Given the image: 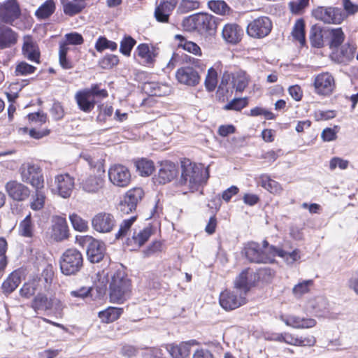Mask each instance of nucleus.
<instances>
[{
  "mask_svg": "<svg viewBox=\"0 0 358 358\" xmlns=\"http://www.w3.org/2000/svg\"><path fill=\"white\" fill-rule=\"evenodd\" d=\"M258 182L263 188L273 194L280 193L282 190L280 185L275 180L271 179L268 175H262Z\"/></svg>",
  "mask_w": 358,
  "mask_h": 358,
  "instance_id": "4c0bfd02",
  "label": "nucleus"
},
{
  "mask_svg": "<svg viewBox=\"0 0 358 358\" xmlns=\"http://www.w3.org/2000/svg\"><path fill=\"white\" fill-rule=\"evenodd\" d=\"M136 43V41L131 36L124 37L120 43V52L125 56H129Z\"/></svg>",
  "mask_w": 358,
  "mask_h": 358,
  "instance_id": "13d9d810",
  "label": "nucleus"
},
{
  "mask_svg": "<svg viewBox=\"0 0 358 358\" xmlns=\"http://www.w3.org/2000/svg\"><path fill=\"white\" fill-rule=\"evenodd\" d=\"M178 173V169L174 163L165 162L162 164L156 180L160 184H165L174 179Z\"/></svg>",
  "mask_w": 358,
  "mask_h": 358,
  "instance_id": "393cba45",
  "label": "nucleus"
},
{
  "mask_svg": "<svg viewBox=\"0 0 358 358\" xmlns=\"http://www.w3.org/2000/svg\"><path fill=\"white\" fill-rule=\"evenodd\" d=\"M34 225L29 213L20 222L19 224V234L22 236L31 238L34 236Z\"/></svg>",
  "mask_w": 358,
  "mask_h": 358,
  "instance_id": "a18cd8bd",
  "label": "nucleus"
},
{
  "mask_svg": "<svg viewBox=\"0 0 358 358\" xmlns=\"http://www.w3.org/2000/svg\"><path fill=\"white\" fill-rule=\"evenodd\" d=\"M176 78L180 84L187 86H196L200 81L198 72L191 66L178 69L176 72Z\"/></svg>",
  "mask_w": 358,
  "mask_h": 358,
  "instance_id": "2eb2a0df",
  "label": "nucleus"
},
{
  "mask_svg": "<svg viewBox=\"0 0 358 358\" xmlns=\"http://www.w3.org/2000/svg\"><path fill=\"white\" fill-rule=\"evenodd\" d=\"M338 132V126H335L334 128L327 127L322 131L321 134V138L324 142L332 141L336 139Z\"/></svg>",
  "mask_w": 358,
  "mask_h": 358,
  "instance_id": "0e129e2a",
  "label": "nucleus"
},
{
  "mask_svg": "<svg viewBox=\"0 0 358 358\" xmlns=\"http://www.w3.org/2000/svg\"><path fill=\"white\" fill-rule=\"evenodd\" d=\"M292 34L293 38L298 41L301 45L305 44V22L303 19H299L296 21Z\"/></svg>",
  "mask_w": 358,
  "mask_h": 358,
  "instance_id": "09e8293b",
  "label": "nucleus"
},
{
  "mask_svg": "<svg viewBox=\"0 0 358 358\" xmlns=\"http://www.w3.org/2000/svg\"><path fill=\"white\" fill-rule=\"evenodd\" d=\"M135 166L137 171L141 176H149L155 170L153 162L147 159L137 160L135 163Z\"/></svg>",
  "mask_w": 358,
  "mask_h": 358,
  "instance_id": "49530a36",
  "label": "nucleus"
},
{
  "mask_svg": "<svg viewBox=\"0 0 358 358\" xmlns=\"http://www.w3.org/2000/svg\"><path fill=\"white\" fill-rule=\"evenodd\" d=\"M136 53L141 59V62L145 64L150 66L155 61V54L153 50H150L149 45L145 43H141L137 46Z\"/></svg>",
  "mask_w": 358,
  "mask_h": 358,
  "instance_id": "c9c22d12",
  "label": "nucleus"
},
{
  "mask_svg": "<svg viewBox=\"0 0 358 358\" xmlns=\"http://www.w3.org/2000/svg\"><path fill=\"white\" fill-rule=\"evenodd\" d=\"M55 183L58 194L69 198L74 187V178L69 174H61L55 177Z\"/></svg>",
  "mask_w": 358,
  "mask_h": 358,
  "instance_id": "dca6fc26",
  "label": "nucleus"
},
{
  "mask_svg": "<svg viewBox=\"0 0 358 358\" xmlns=\"http://www.w3.org/2000/svg\"><path fill=\"white\" fill-rule=\"evenodd\" d=\"M55 10V3L53 0H47L36 11L35 15L39 19L49 17Z\"/></svg>",
  "mask_w": 358,
  "mask_h": 358,
  "instance_id": "de8ad7c7",
  "label": "nucleus"
},
{
  "mask_svg": "<svg viewBox=\"0 0 358 358\" xmlns=\"http://www.w3.org/2000/svg\"><path fill=\"white\" fill-rule=\"evenodd\" d=\"M70 221L73 229L76 231L83 232L88 229L87 221L83 219L80 216L73 213L69 216Z\"/></svg>",
  "mask_w": 358,
  "mask_h": 358,
  "instance_id": "5fc2aeb1",
  "label": "nucleus"
},
{
  "mask_svg": "<svg viewBox=\"0 0 358 358\" xmlns=\"http://www.w3.org/2000/svg\"><path fill=\"white\" fill-rule=\"evenodd\" d=\"M179 0H162L156 6L155 17L158 22H168L169 16L178 4Z\"/></svg>",
  "mask_w": 358,
  "mask_h": 358,
  "instance_id": "6ab92c4d",
  "label": "nucleus"
},
{
  "mask_svg": "<svg viewBox=\"0 0 358 358\" xmlns=\"http://www.w3.org/2000/svg\"><path fill=\"white\" fill-rule=\"evenodd\" d=\"M175 38L179 41L178 46L180 48L196 56L201 55V50L196 43L187 41L182 35H176Z\"/></svg>",
  "mask_w": 358,
  "mask_h": 358,
  "instance_id": "37998d69",
  "label": "nucleus"
},
{
  "mask_svg": "<svg viewBox=\"0 0 358 358\" xmlns=\"http://www.w3.org/2000/svg\"><path fill=\"white\" fill-rule=\"evenodd\" d=\"M119 62V58L115 55H106L100 62L103 69H110L116 66Z\"/></svg>",
  "mask_w": 358,
  "mask_h": 358,
  "instance_id": "69168bd1",
  "label": "nucleus"
},
{
  "mask_svg": "<svg viewBox=\"0 0 358 358\" xmlns=\"http://www.w3.org/2000/svg\"><path fill=\"white\" fill-rule=\"evenodd\" d=\"M17 34L10 28L0 24V49L9 48L16 43Z\"/></svg>",
  "mask_w": 358,
  "mask_h": 358,
  "instance_id": "7c9ffc66",
  "label": "nucleus"
},
{
  "mask_svg": "<svg viewBox=\"0 0 358 358\" xmlns=\"http://www.w3.org/2000/svg\"><path fill=\"white\" fill-rule=\"evenodd\" d=\"M131 294V282L123 271H117L110 283V299L113 303H122Z\"/></svg>",
  "mask_w": 358,
  "mask_h": 358,
  "instance_id": "20e7f679",
  "label": "nucleus"
},
{
  "mask_svg": "<svg viewBox=\"0 0 358 358\" xmlns=\"http://www.w3.org/2000/svg\"><path fill=\"white\" fill-rule=\"evenodd\" d=\"M36 194L33 196V201L31 203V208L34 210H38L43 208L45 200V195L43 188H35Z\"/></svg>",
  "mask_w": 358,
  "mask_h": 358,
  "instance_id": "3c124183",
  "label": "nucleus"
},
{
  "mask_svg": "<svg viewBox=\"0 0 358 358\" xmlns=\"http://www.w3.org/2000/svg\"><path fill=\"white\" fill-rule=\"evenodd\" d=\"M144 192L140 187H136L129 190L124 198V201L129 203L131 208H136L138 203L142 199Z\"/></svg>",
  "mask_w": 358,
  "mask_h": 358,
  "instance_id": "ea45409f",
  "label": "nucleus"
},
{
  "mask_svg": "<svg viewBox=\"0 0 358 358\" xmlns=\"http://www.w3.org/2000/svg\"><path fill=\"white\" fill-rule=\"evenodd\" d=\"M356 48L349 43L345 44L339 50L333 52L331 58L338 64H348L354 57Z\"/></svg>",
  "mask_w": 358,
  "mask_h": 358,
  "instance_id": "5701e85b",
  "label": "nucleus"
},
{
  "mask_svg": "<svg viewBox=\"0 0 358 358\" xmlns=\"http://www.w3.org/2000/svg\"><path fill=\"white\" fill-rule=\"evenodd\" d=\"M313 17L327 24H341L347 15L343 10L334 6H317L312 10Z\"/></svg>",
  "mask_w": 358,
  "mask_h": 358,
  "instance_id": "423d86ee",
  "label": "nucleus"
},
{
  "mask_svg": "<svg viewBox=\"0 0 358 358\" xmlns=\"http://www.w3.org/2000/svg\"><path fill=\"white\" fill-rule=\"evenodd\" d=\"M272 27V22L269 17L261 16L248 24L246 32L252 38H262L270 34Z\"/></svg>",
  "mask_w": 358,
  "mask_h": 358,
  "instance_id": "0eeeda50",
  "label": "nucleus"
},
{
  "mask_svg": "<svg viewBox=\"0 0 358 358\" xmlns=\"http://www.w3.org/2000/svg\"><path fill=\"white\" fill-rule=\"evenodd\" d=\"M50 297L44 293H38L31 301L30 307L37 314L50 312Z\"/></svg>",
  "mask_w": 358,
  "mask_h": 358,
  "instance_id": "c756f323",
  "label": "nucleus"
},
{
  "mask_svg": "<svg viewBox=\"0 0 358 358\" xmlns=\"http://www.w3.org/2000/svg\"><path fill=\"white\" fill-rule=\"evenodd\" d=\"M280 319L287 325L294 329H308L316 325L313 318L300 317L294 315H282Z\"/></svg>",
  "mask_w": 358,
  "mask_h": 358,
  "instance_id": "a211bd4d",
  "label": "nucleus"
},
{
  "mask_svg": "<svg viewBox=\"0 0 358 358\" xmlns=\"http://www.w3.org/2000/svg\"><path fill=\"white\" fill-rule=\"evenodd\" d=\"M76 100L79 108L84 112H90L94 107L95 101L93 97L85 91L78 92L76 94Z\"/></svg>",
  "mask_w": 358,
  "mask_h": 358,
  "instance_id": "72a5a7b5",
  "label": "nucleus"
},
{
  "mask_svg": "<svg viewBox=\"0 0 358 358\" xmlns=\"http://www.w3.org/2000/svg\"><path fill=\"white\" fill-rule=\"evenodd\" d=\"M20 282V273L17 271L12 272L1 285L3 293L6 295L10 294L18 287Z\"/></svg>",
  "mask_w": 358,
  "mask_h": 358,
  "instance_id": "473e14b6",
  "label": "nucleus"
},
{
  "mask_svg": "<svg viewBox=\"0 0 358 358\" xmlns=\"http://www.w3.org/2000/svg\"><path fill=\"white\" fill-rule=\"evenodd\" d=\"M314 285L313 280H305L299 282L292 288V294L296 299L301 298L304 294L310 292Z\"/></svg>",
  "mask_w": 358,
  "mask_h": 358,
  "instance_id": "79ce46f5",
  "label": "nucleus"
},
{
  "mask_svg": "<svg viewBox=\"0 0 358 358\" xmlns=\"http://www.w3.org/2000/svg\"><path fill=\"white\" fill-rule=\"evenodd\" d=\"M8 196L16 201H24L29 195V189L23 184L15 180H10L5 185Z\"/></svg>",
  "mask_w": 358,
  "mask_h": 358,
  "instance_id": "aec40b11",
  "label": "nucleus"
},
{
  "mask_svg": "<svg viewBox=\"0 0 358 358\" xmlns=\"http://www.w3.org/2000/svg\"><path fill=\"white\" fill-rule=\"evenodd\" d=\"M182 168L179 184L187 187L189 192H194L199 190L208 178L207 169L201 165L189 163L182 165Z\"/></svg>",
  "mask_w": 358,
  "mask_h": 358,
  "instance_id": "f03ea898",
  "label": "nucleus"
},
{
  "mask_svg": "<svg viewBox=\"0 0 358 358\" xmlns=\"http://www.w3.org/2000/svg\"><path fill=\"white\" fill-rule=\"evenodd\" d=\"M64 8V13L69 16H73L82 12L85 8L86 3L80 1H66L62 0Z\"/></svg>",
  "mask_w": 358,
  "mask_h": 358,
  "instance_id": "a19ab883",
  "label": "nucleus"
},
{
  "mask_svg": "<svg viewBox=\"0 0 358 358\" xmlns=\"http://www.w3.org/2000/svg\"><path fill=\"white\" fill-rule=\"evenodd\" d=\"M247 105L248 99L246 98H238L234 99L228 103L224 108L225 110H234L238 111L245 108Z\"/></svg>",
  "mask_w": 358,
  "mask_h": 358,
  "instance_id": "680f3d73",
  "label": "nucleus"
},
{
  "mask_svg": "<svg viewBox=\"0 0 358 358\" xmlns=\"http://www.w3.org/2000/svg\"><path fill=\"white\" fill-rule=\"evenodd\" d=\"M313 87L317 94L324 96H329L335 90V79L329 72L320 73L315 76Z\"/></svg>",
  "mask_w": 358,
  "mask_h": 358,
  "instance_id": "f8f14e48",
  "label": "nucleus"
},
{
  "mask_svg": "<svg viewBox=\"0 0 358 358\" xmlns=\"http://www.w3.org/2000/svg\"><path fill=\"white\" fill-rule=\"evenodd\" d=\"M250 115L253 117L263 115L267 120H273L275 118V115L273 113L261 107L252 108Z\"/></svg>",
  "mask_w": 358,
  "mask_h": 358,
  "instance_id": "338daca9",
  "label": "nucleus"
},
{
  "mask_svg": "<svg viewBox=\"0 0 358 358\" xmlns=\"http://www.w3.org/2000/svg\"><path fill=\"white\" fill-rule=\"evenodd\" d=\"M198 344L196 340L192 339L179 344H170L167 350L172 358H186L190 354L191 347Z\"/></svg>",
  "mask_w": 358,
  "mask_h": 358,
  "instance_id": "412c9836",
  "label": "nucleus"
},
{
  "mask_svg": "<svg viewBox=\"0 0 358 358\" xmlns=\"http://www.w3.org/2000/svg\"><path fill=\"white\" fill-rule=\"evenodd\" d=\"M22 53L24 56L31 62H40V51L37 44L33 41L32 38L27 36L24 38L22 45Z\"/></svg>",
  "mask_w": 358,
  "mask_h": 358,
  "instance_id": "b1692460",
  "label": "nucleus"
},
{
  "mask_svg": "<svg viewBox=\"0 0 358 358\" xmlns=\"http://www.w3.org/2000/svg\"><path fill=\"white\" fill-rule=\"evenodd\" d=\"M327 33L331 38L329 41L331 48H338L343 43L345 36L342 28H328Z\"/></svg>",
  "mask_w": 358,
  "mask_h": 358,
  "instance_id": "e433bc0d",
  "label": "nucleus"
},
{
  "mask_svg": "<svg viewBox=\"0 0 358 358\" xmlns=\"http://www.w3.org/2000/svg\"><path fill=\"white\" fill-rule=\"evenodd\" d=\"M217 84V73L213 67L208 70L205 79V86L208 92H213Z\"/></svg>",
  "mask_w": 358,
  "mask_h": 358,
  "instance_id": "603ef678",
  "label": "nucleus"
},
{
  "mask_svg": "<svg viewBox=\"0 0 358 358\" xmlns=\"http://www.w3.org/2000/svg\"><path fill=\"white\" fill-rule=\"evenodd\" d=\"M153 233V229L151 226H148L138 231H134L131 238H128L127 244L131 246L132 250H137L150 238Z\"/></svg>",
  "mask_w": 358,
  "mask_h": 358,
  "instance_id": "4be33fe9",
  "label": "nucleus"
},
{
  "mask_svg": "<svg viewBox=\"0 0 358 358\" xmlns=\"http://www.w3.org/2000/svg\"><path fill=\"white\" fill-rule=\"evenodd\" d=\"M59 266L63 274L66 275L76 274L83 266L82 253L76 248L66 250L60 257Z\"/></svg>",
  "mask_w": 358,
  "mask_h": 358,
  "instance_id": "39448f33",
  "label": "nucleus"
},
{
  "mask_svg": "<svg viewBox=\"0 0 358 358\" xmlns=\"http://www.w3.org/2000/svg\"><path fill=\"white\" fill-rule=\"evenodd\" d=\"M123 313V308L117 307H108L99 312L98 316L104 323H110L117 320Z\"/></svg>",
  "mask_w": 358,
  "mask_h": 358,
  "instance_id": "f704fd0d",
  "label": "nucleus"
},
{
  "mask_svg": "<svg viewBox=\"0 0 358 358\" xmlns=\"http://www.w3.org/2000/svg\"><path fill=\"white\" fill-rule=\"evenodd\" d=\"M50 311L57 316L62 317L63 310L65 308L64 303L58 298L50 297Z\"/></svg>",
  "mask_w": 358,
  "mask_h": 358,
  "instance_id": "bf43d9fd",
  "label": "nucleus"
},
{
  "mask_svg": "<svg viewBox=\"0 0 358 358\" xmlns=\"http://www.w3.org/2000/svg\"><path fill=\"white\" fill-rule=\"evenodd\" d=\"M69 48L66 43H60L59 50V62L64 69H71L73 67V62L67 59Z\"/></svg>",
  "mask_w": 358,
  "mask_h": 358,
  "instance_id": "8fccbe9b",
  "label": "nucleus"
},
{
  "mask_svg": "<svg viewBox=\"0 0 358 358\" xmlns=\"http://www.w3.org/2000/svg\"><path fill=\"white\" fill-rule=\"evenodd\" d=\"M349 162L340 157H333L329 162V168L331 170H334L336 167L344 170L348 166Z\"/></svg>",
  "mask_w": 358,
  "mask_h": 358,
  "instance_id": "774afa93",
  "label": "nucleus"
},
{
  "mask_svg": "<svg viewBox=\"0 0 358 358\" xmlns=\"http://www.w3.org/2000/svg\"><path fill=\"white\" fill-rule=\"evenodd\" d=\"M105 185L104 171L98 174H90L81 179L79 187L82 191L89 194H99Z\"/></svg>",
  "mask_w": 358,
  "mask_h": 358,
  "instance_id": "9b49d317",
  "label": "nucleus"
},
{
  "mask_svg": "<svg viewBox=\"0 0 358 358\" xmlns=\"http://www.w3.org/2000/svg\"><path fill=\"white\" fill-rule=\"evenodd\" d=\"M21 10L17 0H6L0 3V20L1 22L15 26L20 17Z\"/></svg>",
  "mask_w": 358,
  "mask_h": 358,
  "instance_id": "6e6552de",
  "label": "nucleus"
},
{
  "mask_svg": "<svg viewBox=\"0 0 358 358\" xmlns=\"http://www.w3.org/2000/svg\"><path fill=\"white\" fill-rule=\"evenodd\" d=\"M246 296L236 290L225 289L220 294L219 302L225 310H232L246 303Z\"/></svg>",
  "mask_w": 358,
  "mask_h": 358,
  "instance_id": "9d476101",
  "label": "nucleus"
},
{
  "mask_svg": "<svg viewBox=\"0 0 358 358\" xmlns=\"http://www.w3.org/2000/svg\"><path fill=\"white\" fill-rule=\"evenodd\" d=\"M244 253L246 258L253 263H272L275 256L285 259L288 264H292L300 259L299 252L294 250L291 252L269 245L266 241H264L261 246L258 243L250 242L244 247Z\"/></svg>",
  "mask_w": 358,
  "mask_h": 358,
  "instance_id": "f257e3e1",
  "label": "nucleus"
},
{
  "mask_svg": "<svg viewBox=\"0 0 358 358\" xmlns=\"http://www.w3.org/2000/svg\"><path fill=\"white\" fill-rule=\"evenodd\" d=\"M87 255L91 262H99L105 255V244L98 240L92 239L88 245Z\"/></svg>",
  "mask_w": 358,
  "mask_h": 358,
  "instance_id": "a878e982",
  "label": "nucleus"
},
{
  "mask_svg": "<svg viewBox=\"0 0 358 358\" xmlns=\"http://www.w3.org/2000/svg\"><path fill=\"white\" fill-rule=\"evenodd\" d=\"M327 34V29L319 24L312 26L310 30V42L313 47L321 48L324 44V36Z\"/></svg>",
  "mask_w": 358,
  "mask_h": 358,
  "instance_id": "c85d7f7f",
  "label": "nucleus"
},
{
  "mask_svg": "<svg viewBox=\"0 0 358 358\" xmlns=\"http://www.w3.org/2000/svg\"><path fill=\"white\" fill-rule=\"evenodd\" d=\"M52 236L57 241H62L68 238V225L64 217L57 216L54 218L52 225Z\"/></svg>",
  "mask_w": 358,
  "mask_h": 358,
  "instance_id": "bb28decb",
  "label": "nucleus"
},
{
  "mask_svg": "<svg viewBox=\"0 0 358 358\" xmlns=\"http://www.w3.org/2000/svg\"><path fill=\"white\" fill-rule=\"evenodd\" d=\"M250 78L245 71L238 70L232 73L231 84L237 92H243L249 84Z\"/></svg>",
  "mask_w": 358,
  "mask_h": 358,
  "instance_id": "2f4dec72",
  "label": "nucleus"
},
{
  "mask_svg": "<svg viewBox=\"0 0 358 358\" xmlns=\"http://www.w3.org/2000/svg\"><path fill=\"white\" fill-rule=\"evenodd\" d=\"M255 281V274L250 269L243 270L234 281V289L246 296Z\"/></svg>",
  "mask_w": 358,
  "mask_h": 358,
  "instance_id": "f3484780",
  "label": "nucleus"
},
{
  "mask_svg": "<svg viewBox=\"0 0 358 358\" xmlns=\"http://www.w3.org/2000/svg\"><path fill=\"white\" fill-rule=\"evenodd\" d=\"M136 219V216H131L129 219L124 220L120 225L118 231L115 234V238L120 239L125 237Z\"/></svg>",
  "mask_w": 358,
  "mask_h": 358,
  "instance_id": "864d4df0",
  "label": "nucleus"
},
{
  "mask_svg": "<svg viewBox=\"0 0 358 358\" xmlns=\"http://www.w3.org/2000/svg\"><path fill=\"white\" fill-rule=\"evenodd\" d=\"M115 226L116 220L115 216L110 213H98L92 219V227L99 233H110Z\"/></svg>",
  "mask_w": 358,
  "mask_h": 358,
  "instance_id": "4468645a",
  "label": "nucleus"
},
{
  "mask_svg": "<svg viewBox=\"0 0 358 358\" xmlns=\"http://www.w3.org/2000/svg\"><path fill=\"white\" fill-rule=\"evenodd\" d=\"M22 180L34 188H43L44 180L41 169L37 165L24 164L20 169Z\"/></svg>",
  "mask_w": 358,
  "mask_h": 358,
  "instance_id": "1a4fd4ad",
  "label": "nucleus"
},
{
  "mask_svg": "<svg viewBox=\"0 0 358 358\" xmlns=\"http://www.w3.org/2000/svg\"><path fill=\"white\" fill-rule=\"evenodd\" d=\"M182 25L188 31L211 35L217 29V17L208 13H196L186 17L183 20Z\"/></svg>",
  "mask_w": 358,
  "mask_h": 358,
  "instance_id": "7ed1b4c3",
  "label": "nucleus"
},
{
  "mask_svg": "<svg viewBox=\"0 0 358 358\" xmlns=\"http://www.w3.org/2000/svg\"><path fill=\"white\" fill-rule=\"evenodd\" d=\"M243 29L236 24H227L222 29V37L228 43H237L241 39Z\"/></svg>",
  "mask_w": 358,
  "mask_h": 358,
  "instance_id": "cd10ccee",
  "label": "nucleus"
},
{
  "mask_svg": "<svg viewBox=\"0 0 358 358\" xmlns=\"http://www.w3.org/2000/svg\"><path fill=\"white\" fill-rule=\"evenodd\" d=\"M336 112L332 110H317L314 112L313 117L316 121H326L336 117Z\"/></svg>",
  "mask_w": 358,
  "mask_h": 358,
  "instance_id": "e2e57ef3",
  "label": "nucleus"
},
{
  "mask_svg": "<svg viewBox=\"0 0 358 358\" xmlns=\"http://www.w3.org/2000/svg\"><path fill=\"white\" fill-rule=\"evenodd\" d=\"M199 6L200 3L198 1L182 0L178 8V10L182 13H185L199 8Z\"/></svg>",
  "mask_w": 358,
  "mask_h": 358,
  "instance_id": "052dcab7",
  "label": "nucleus"
},
{
  "mask_svg": "<svg viewBox=\"0 0 358 358\" xmlns=\"http://www.w3.org/2000/svg\"><path fill=\"white\" fill-rule=\"evenodd\" d=\"M208 6L213 12L220 15H228L231 13L230 7L222 0L209 1Z\"/></svg>",
  "mask_w": 358,
  "mask_h": 358,
  "instance_id": "c03bdc74",
  "label": "nucleus"
},
{
  "mask_svg": "<svg viewBox=\"0 0 358 358\" xmlns=\"http://www.w3.org/2000/svg\"><path fill=\"white\" fill-rule=\"evenodd\" d=\"M36 70V68L35 66L25 62H21L17 64L15 73L17 76H25L34 73Z\"/></svg>",
  "mask_w": 358,
  "mask_h": 358,
  "instance_id": "4d7b16f0",
  "label": "nucleus"
},
{
  "mask_svg": "<svg viewBox=\"0 0 358 358\" xmlns=\"http://www.w3.org/2000/svg\"><path fill=\"white\" fill-rule=\"evenodd\" d=\"M39 280L33 279L25 282L20 289V295L25 299L34 296L39 288Z\"/></svg>",
  "mask_w": 358,
  "mask_h": 358,
  "instance_id": "58836bf2",
  "label": "nucleus"
},
{
  "mask_svg": "<svg viewBox=\"0 0 358 358\" xmlns=\"http://www.w3.org/2000/svg\"><path fill=\"white\" fill-rule=\"evenodd\" d=\"M117 48V45L115 42L109 41L103 36H100L95 44V48L98 52H102L106 49L114 51Z\"/></svg>",
  "mask_w": 358,
  "mask_h": 358,
  "instance_id": "6e6d98bb",
  "label": "nucleus"
},
{
  "mask_svg": "<svg viewBox=\"0 0 358 358\" xmlns=\"http://www.w3.org/2000/svg\"><path fill=\"white\" fill-rule=\"evenodd\" d=\"M108 175L110 182L119 187H127L131 180L129 169L122 164L112 165L108 169Z\"/></svg>",
  "mask_w": 358,
  "mask_h": 358,
  "instance_id": "ddd939ff",
  "label": "nucleus"
}]
</instances>
